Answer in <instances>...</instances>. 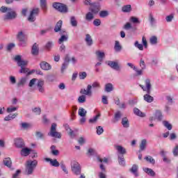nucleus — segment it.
Wrapping results in <instances>:
<instances>
[{
    "instance_id": "obj_62",
    "label": "nucleus",
    "mask_w": 178,
    "mask_h": 178,
    "mask_svg": "<svg viewBox=\"0 0 178 178\" xmlns=\"http://www.w3.org/2000/svg\"><path fill=\"white\" fill-rule=\"evenodd\" d=\"M35 136L37 138H44V134H42L41 131H36Z\"/></svg>"
},
{
    "instance_id": "obj_21",
    "label": "nucleus",
    "mask_w": 178,
    "mask_h": 178,
    "mask_svg": "<svg viewBox=\"0 0 178 178\" xmlns=\"http://www.w3.org/2000/svg\"><path fill=\"white\" fill-rule=\"evenodd\" d=\"M45 161L46 162H50L51 166H54L55 168H58L59 167V165H60L56 159L52 160L49 158H46Z\"/></svg>"
},
{
    "instance_id": "obj_34",
    "label": "nucleus",
    "mask_w": 178,
    "mask_h": 178,
    "mask_svg": "<svg viewBox=\"0 0 178 178\" xmlns=\"http://www.w3.org/2000/svg\"><path fill=\"white\" fill-rule=\"evenodd\" d=\"M114 49L116 52H120L122 51V45H120V42L118 40L115 42Z\"/></svg>"
},
{
    "instance_id": "obj_32",
    "label": "nucleus",
    "mask_w": 178,
    "mask_h": 178,
    "mask_svg": "<svg viewBox=\"0 0 178 178\" xmlns=\"http://www.w3.org/2000/svg\"><path fill=\"white\" fill-rule=\"evenodd\" d=\"M122 11L124 12V13H129V12H131V5L124 6L122 8Z\"/></svg>"
},
{
    "instance_id": "obj_16",
    "label": "nucleus",
    "mask_w": 178,
    "mask_h": 178,
    "mask_svg": "<svg viewBox=\"0 0 178 178\" xmlns=\"http://www.w3.org/2000/svg\"><path fill=\"white\" fill-rule=\"evenodd\" d=\"M91 85H88L87 89H81L80 91L81 94L83 95H92V91L91 90Z\"/></svg>"
},
{
    "instance_id": "obj_51",
    "label": "nucleus",
    "mask_w": 178,
    "mask_h": 178,
    "mask_svg": "<svg viewBox=\"0 0 178 178\" xmlns=\"http://www.w3.org/2000/svg\"><path fill=\"white\" fill-rule=\"evenodd\" d=\"M88 156H91L92 155H95V154H97V152H95V149H92V148H90L88 150V152L86 153Z\"/></svg>"
},
{
    "instance_id": "obj_40",
    "label": "nucleus",
    "mask_w": 178,
    "mask_h": 178,
    "mask_svg": "<svg viewBox=\"0 0 178 178\" xmlns=\"http://www.w3.org/2000/svg\"><path fill=\"white\" fill-rule=\"evenodd\" d=\"M155 118L156 119H157V120L161 122V120H162V118H163V115H162V112H161V111L159 110H157L155 113Z\"/></svg>"
},
{
    "instance_id": "obj_55",
    "label": "nucleus",
    "mask_w": 178,
    "mask_h": 178,
    "mask_svg": "<svg viewBox=\"0 0 178 178\" xmlns=\"http://www.w3.org/2000/svg\"><path fill=\"white\" fill-rule=\"evenodd\" d=\"M101 116V114H97L96 116H95L93 118L89 120V123H95L97 120H98V118Z\"/></svg>"
},
{
    "instance_id": "obj_1",
    "label": "nucleus",
    "mask_w": 178,
    "mask_h": 178,
    "mask_svg": "<svg viewBox=\"0 0 178 178\" xmlns=\"http://www.w3.org/2000/svg\"><path fill=\"white\" fill-rule=\"evenodd\" d=\"M145 86L140 84L139 86L143 91H146L147 94L143 96L144 101L151 104L154 102V97L151 96V88H152V85L151 84V79H146L145 80Z\"/></svg>"
},
{
    "instance_id": "obj_46",
    "label": "nucleus",
    "mask_w": 178,
    "mask_h": 178,
    "mask_svg": "<svg viewBox=\"0 0 178 178\" xmlns=\"http://www.w3.org/2000/svg\"><path fill=\"white\" fill-rule=\"evenodd\" d=\"M52 47H54V42H47V43L45 44L44 48L47 51H51L52 49Z\"/></svg>"
},
{
    "instance_id": "obj_39",
    "label": "nucleus",
    "mask_w": 178,
    "mask_h": 178,
    "mask_svg": "<svg viewBox=\"0 0 178 178\" xmlns=\"http://www.w3.org/2000/svg\"><path fill=\"white\" fill-rule=\"evenodd\" d=\"M94 13H92V12H88L86 15V19L88 20V22H91V20H92L94 19Z\"/></svg>"
},
{
    "instance_id": "obj_2",
    "label": "nucleus",
    "mask_w": 178,
    "mask_h": 178,
    "mask_svg": "<svg viewBox=\"0 0 178 178\" xmlns=\"http://www.w3.org/2000/svg\"><path fill=\"white\" fill-rule=\"evenodd\" d=\"M14 60L17 62V65L21 67V70H19V73H29V69L25 67V66H27L29 61L24 60L22 59V56L17 55L15 56Z\"/></svg>"
},
{
    "instance_id": "obj_15",
    "label": "nucleus",
    "mask_w": 178,
    "mask_h": 178,
    "mask_svg": "<svg viewBox=\"0 0 178 178\" xmlns=\"http://www.w3.org/2000/svg\"><path fill=\"white\" fill-rule=\"evenodd\" d=\"M129 172L134 175L135 177H138V165L134 164L129 169Z\"/></svg>"
},
{
    "instance_id": "obj_20",
    "label": "nucleus",
    "mask_w": 178,
    "mask_h": 178,
    "mask_svg": "<svg viewBox=\"0 0 178 178\" xmlns=\"http://www.w3.org/2000/svg\"><path fill=\"white\" fill-rule=\"evenodd\" d=\"M30 152H31V149H29V147H24L22 149L20 154L22 156H29V155H30Z\"/></svg>"
},
{
    "instance_id": "obj_8",
    "label": "nucleus",
    "mask_w": 178,
    "mask_h": 178,
    "mask_svg": "<svg viewBox=\"0 0 178 178\" xmlns=\"http://www.w3.org/2000/svg\"><path fill=\"white\" fill-rule=\"evenodd\" d=\"M106 63L108 65V66H109V67L113 70H115L116 72H120L122 70V67H120V65H119L118 60H107Z\"/></svg>"
},
{
    "instance_id": "obj_18",
    "label": "nucleus",
    "mask_w": 178,
    "mask_h": 178,
    "mask_svg": "<svg viewBox=\"0 0 178 178\" xmlns=\"http://www.w3.org/2000/svg\"><path fill=\"white\" fill-rule=\"evenodd\" d=\"M115 147L118 154H120V155L123 156L127 154V152L126 151V148L123 147L122 145H115Z\"/></svg>"
},
{
    "instance_id": "obj_35",
    "label": "nucleus",
    "mask_w": 178,
    "mask_h": 178,
    "mask_svg": "<svg viewBox=\"0 0 178 178\" xmlns=\"http://www.w3.org/2000/svg\"><path fill=\"white\" fill-rule=\"evenodd\" d=\"M99 17L105 18L109 16V11L108 10H102L99 13Z\"/></svg>"
},
{
    "instance_id": "obj_12",
    "label": "nucleus",
    "mask_w": 178,
    "mask_h": 178,
    "mask_svg": "<svg viewBox=\"0 0 178 178\" xmlns=\"http://www.w3.org/2000/svg\"><path fill=\"white\" fill-rule=\"evenodd\" d=\"M14 143L17 148H23L24 147V141L20 138L14 139Z\"/></svg>"
},
{
    "instance_id": "obj_53",
    "label": "nucleus",
    "mask_w": 178,
    "mask_h": 178,
    "mask_svg": "<svg viewBox=\"0 0 178 178\" xmlns=\"http://www.w3.org/2000/svg\"><path fill=\"white\" fill-rule=\"evenodd\" d=\"M97 134H98V136H101V134H102V133H104V128L102 126H98L97 127Z\"/></svg>"
},
{
    "instance_id": "obj_30",
    "label": "nucleus",
    "mask_w": 178,
    "mask_h": 178,
    "mask_svg": "<svg viewBox=\"0 0 178 178\" xmlns=\"http://www.w3.org/2000/svg\"><path fill=\"white\" fill-rule=\"evenodd\" d=\"M118 163L120 166H126V161H124V156L118 154Z\"/></svg>"
},
{
    "instance_id": "obj_57",
    "label": "nucleus",
    "mask_w": 178,
    "mask_h": 178,
    "mask_svg": "<svg viewBox=\"0 0 178 178\" xmlns=\"http://www.w3.org/2000/svg\"><path fill=\"white\" fill-rule=\"evenodd\" d=\"M10 8H8V7H5V6H1L0 8V11L2 13H6V12H8V10H10Z\"/></svg>"
},
{
    "instance_id": "obj_50",
    "label": "nucleus",
    "mask_w": 178,
    "mask_h": 178,
    "mask_svg": "<svg viewBox=\"0 0 178 178\" xmlns=\"http://www.w3.org/2000/svg\"><path fill=\"white\" fill-rule=\"evenodd\" d=\"M163 124L168 129V130H172V124L168 121H163Z\"/></svg>"
},
{
    "instance_id": "obj_61",
    "label": "nucleus",
    "mask_w": 178,
    "mask_h": 178,
    "mask_svg": "<svg viewBox=\"0 0 178 178\" xmlns=\"http://www.w3.org/2000/svg\"><path fill=\"white\" fill-rule=\"evenodd\" d=\"M93 24H94V26H96L97 27H98L99 26H101V19H95L93 21Z\"/></svg>"
},
{
    "instance_id": "obj_10",
    "label": "nucleus",
    "mask_w": 178,
    "mask_h": 178,
    "mask_svg": "<svg viewBox=\"0 0 178 178\" xmlns=\"http://www.w3.org/2000/svg\"><path fill=\"white\" fill-rule=\"evenodd\" d=\"M90 12H92L93 15H98L99 10H101V4L99 3H92L89 8Z\"/></svg>"
},
{
    "instance_id": "obj_3",
    "label": "nucleus",
    "mask_w": 178,
    "mask_h": 178,
    "mask_svg": "<svg viewBox=\"0 0 178 178\" xmlns=\"http://www.w3.org/2000/svg\"><path fill=\"white\" fill-rule=\"evenodd\" d=\"M38 165V161L37 160L27 161L25 165L26 172L27 175H33V173H34V169L37 168Z\"/></svg>"
},
{
    "instance_id": "obj_6",
    "label": "nucleus",
    "mask_w": 178,
    "mask_h": 178,
    "mask_svg": "<svg viewBox=\"0 0 178 178\" xmlns=\"http://www.w3.org/2000/svg\"><path fill=\"white\" fill-rule=\"evenodd\" d=\"M56 123L51 124L50 131L48 133V136L50 137H54L55 138H62V134L56 131Z\"/></svg>"
},
{
    "instance_id": "obj_22",
    "label": "nucleus",
    "mask_w": 178,
    "mask_h": 178,
    "mask_svg": "<svg viewBox=\"0 0 178 178\" xmlns=\"http://www.w3.org/2000/svg\"><path fill=\"white\" fill-rule=\"evenodd\" d=\"M62 24H63V22L62 20H59L55 27H54V31L55 33H59L60 30L62 29Z\"/></svg>"
},
{
    "instance_id": "obj_24",
    "label": "nucleus",
    "mask_w": 178,
    "mask_h": 178,
    "mask_svg": "<svg viewBox=\"0 0 178 178\" xmlns=\"http://www.w3.org/2000/svg\"><path fill=\"white\" fill-rule=\"evenodd\" d=\"M3 165L10 169L12 168V160L10 157H7L3 159Z\"/></svg>"
},
{
    "instance_id": "obj_28",
    "label": "nucleus",
    "mask_w": 178,
    "mask_h": 178,
    "mask_svg": "<svg viewBox=\"0 0 178 178\" xmlns=\"http://www.w3.org/2000/svg\"><path fill=\"white\" fill-rule=\"evenodd\" d=\"M121 123L123 127H124L125 129H128V127H130V123H129V120L127 119V118H123Z\"/></svg>"
},
{
    "instance_id": "obj_17",
    "label": "nucleus",
    "mask_w": 178,
    "mask_h": 178,
    "mask_svg": "<svg viewBox=\"0 0 178 178\" xmlns=\"http://www.w3.org/2000/svg\"><path fill=\"white\" fill-rule=\"evenodd\" d=\"M40 66L42 70H51V69H52L51 65L46 61L41 62Z\"/></svg>"
},
{
    "instance_id": "obj_49",
    "label": "nucleus",
    "mask_w": 178,
    "mask_h": 178,
    "mask_svg": "<svg viewBox=\"0 0 178 178\" xmlns=\"http://www.w3.org/2000/svg\"><path fill=\"white\" fill-rule=\"evenodd\" d=\"M130 22L134 23V24H140V22L138 20V18L136 17H131Z\"/></svg>"
},
{
    "instance_id": "obj_47",
    "label": "nucleus",
    "mask_w": 178,
    "mask_h": 178,
    "mask_svg": "<svg viewBox=\"0 0 178 178\" xmlns=\"http://www.w3.org/2000/svg\"><path fill=\"white\" fill-rule=\"evenodd\" d=\"M134 47H136V48H138L140 49V51H144V46L142 44H139L138 41H136L134 43Z\"/></svg>"
},
{
    "instance_id": "obj_33",
    "label": "nucleus",
    "mask_w": 178,
    "mask_h": 178,
    "mask_svg": "<svg viewBox=\"0 0 178 178\" xmlns=\"http://www.w3.org/2000/svg\"><path fill=\"white\" fill-rule=\"evenodd\" d=\"M104 91H106V92H111V91H113V85H112V83H106L105 85Z\"/></svg>"
},
{
    "instance_id": "obj_25",
    "label": "nucleus",
    "mask_w": 178,
    "mask_h": 178,
    "mask_svg": "<svg viewBox=\"0 0 178 178\" xmlns=\"http://www.w3.org/2000/svg\"><path fill=\"white\" fill-rule=\"evenodd\" d=\"M120 118H122V113L120 111H118L115 113L114 115V119L112 120L113 123H117V122H119L120 120Z\"/></svg>"
},
{
    "instance_id": "obj_64",
    "label": "nucleus",
    "mask_w": 178,
    "mask_h": 178,
    "mask_svg": "<svg viewBox=\"0 0 178 178\" xmlns=\"http://www.w3.org/2000/svg\"><path fill=\"white\" fill-rule=\"evenodd\" d=\"M9 80L11 84H16V77L10 76Z\"/></svg>"
},
{
    "instance_id": "obj_56",
    "label": "nucleus",
    "mask_w": 178,
    "mask_h": 178,
    "mask_svg": "<svg viewBox=\"0 0 178 178\" xmlns=\"http://www.w3.org/2000/svg\"><path fill=\"white\" fill-rule=\"evenodd\" d=\"M87 77V72H79V79L80 80H84Z\"/></svg>"
},
{
    "instance_id": "obj_9",
    "label": "nucleus",
    "mask_w": 178,
    "mask_h": 178,
    "mask_svg": "<svg viewBox=\"0 0 178 178\" xmlns=\"http://www.w3.org/2000/svg\"><path fill=\"white\" fill-rule=\"evenodd\" d=\"M17 14L16 12L13 10V9L10 8V10H8V13L4 15L3 20L4 22H8V20H13L16 19Z\"/></svg>"
},
{
    "instance_id": "obj_36",
    "label": "nucleus",
    "mask_w": 178,
    "mask_h": 178,
    "mask_svg": "<svg viewBox=\"0 0 178 178\" xmlns=\"http://www.w3.org/2000/svg\"><path fill=\"white\" fill-rule=\"evenodd\" d=\"M17 116V113L9 114L8 115L4 118L5 122H9V120H12V119H15Z\"/></svg>"
},
{
    "instance_id": "obj_27",
    "label": "nucleus",
    "mask_w": 178,
    "mask_h": 178,
    "mask_svg": "<svg viewBox=\"0 0 178 178\" xmlns=\"http://www.w3.org/2000/svg\"><path fill=\"white\" fill-rule=\"evenodd\" d=\"M140 147V152L145 150V148H147V140L145 139H143L141 140V143L139 145Z\"/></svg>"
},
{
    "instance_id": "obj_4",
    "label": "nucleus",
    "mask_w": 178,
    "mask_h": 178,
    "mask_svg": "<svg viewBox=\"0 0 178 178\" xmlns=\"http://www.w3.org/2000/svg\"><path fill=\"white\" fill-rule=\"evenodd\" d=\"M17 40L19 41V47H26L27 44V36L22 31L17 34Z\"/></svg>"
},
{
    "instance_id": "obj_44",
    "label": "nucleus",
    "mask_w": 178,
    "mask_h": 178,
    "mask_svg": "<svg viewBox=\"0 0 178 178\" xmlns=\"http://www.w3.org/2000/svg\"><path fill=\"white\" fill-rule=\"evenodd\" d=\"M40 7L44 12H47V0H40Z\"/></svg>"
},
{
    "instance_id": "obj_13",
    "label": "nucleus",
    "mask_w": 178,
    "mask_h": 178,
    "mask_svg": "<svg viewBox=\"0 0 178 178\" xmlns=\"http://www.w3.org/2000/svg\"><path fill=\"white\" fill-rule=\"evenodd\" d=\"M37 88L39 91V92H41V94H44L45 92V88L44 87V81L40 79L38 80L37 83Z\"/></svg>"
},
{
    "instance_id": "obj_60",
    "label": "nucleus",
    "mask_w": 178,
    "mask_h": 178,
    "mask_svg": "<svg viewBox=\"0 0 178 178\" xmlns=\"http://www.w3.org/2000/svg\"><path fill=\"white\" fill-rule=\"evenodd\" d=\"M172 154L174 155V156H178V145H177L173 150H172Z\"/></svg>"
},
{
    "instance_id": "obj_48",
    "label": "nucleus",
    "mask_w": 178,
    "mask_h": 178,
    "mask_svg": "<svg viewBox=\"0 0 178 178\" xmlns=\"http://www.w3.org/2000/svg\"><path fill=\"white\" fill-rule=\"evenodd\" d=\"M26 81H27V79L22 78L17 83V87H21V86H24L26 84Z\"/></svg>"
},
{
    "instance_id": "obj_42",
    "label": "nucleus",
    "mask_w": 178,
    "mask_h": 178,
    "mask_svg": "<svg viewBox=\"0 0 178 178\" xmlns=\"http://www.w3.org/2000/svg\"><path fill=\"white\" fill-rule=\"evenodd\" d=\"M70 24L72 27H77V19H76V17L72 16L70 17Z\"/></svg>"
},
{
    "instance_id": "obj_11",
    "label": "nucleus",
    "mask_w": 178,
    "mask_h": 178,
    "mask_svg": "<svg viewBox=\"0 0 178 178\" xmlns=\"http://www.w3.org/2000/svg\"><path fill=\"white\" fill-rule=\"evenodd\" d=\"M40 13V9L39 8H33L28 17L29 22L31 23H33V22H35V16H38V14Z\"/></svg>"
},
{
    "instance_id": "obj_52",
    "label": "nucleus",
    "mask_w": 178,
    "mask_h": 178,
    "mask_svg": "<svg viewBox=\"0 0 178 178\" xmlns=\"http://www.w3.org/2000/svg\"><path fill=\"white\" fill-rule=\"evenodd\" d=\"M86 95H81L78 98V102L79 104H84V102H86Z\"/></svg>"
},
{
    "instance_id": "obj_58",
    "label": "nucleus",
    "mask_w": 178,
    "mask_h": 178,
    "mask_svg": "<svg viewBox=\"0 0 178 178\" xmlns=\"http://www.w3.org/2000/svg\"><path fill=\"white\" fill-rule=\"evenodd\" d=\"M15 47H16V45L14 43H10L7 45V51H8L10 52V51H12V49H13V48H15Z\"/></svg>"
},
{
    "instance_id": "obj_7",
    "label": "nucleus",
    "mask_w": 178,
    "mask_h": 178,
    "mask_svg": "<svg viewBox=\"0 0 178 178\" xmlns=\"http://www.w3.org/2000/svg\"><path fill=\"white\" fill-rule=\"evenodd\" d=\"M71 170L74 175L79 176L81 175V165L77 161H72L71 163Z\"/></svg>"
},
{
    "instance_id": "obj_59",
    "label": "nucleus",
    "mask_w": 178,
    "mask_h": 178,
    "mask_svg": "<svg viewBox=\"0 0 178 178\" xmlns=\"http://www.w3.org/2000/svg\"><path fill=\"white\" fill-rule=\"evenodd\" d=\"M33 112L34 113H35L36 115H41V108H39V107H35V108H33Z\"/></svg>"
},
{
    "instance_id": "obj_14",
    "label": "nucleus",
    "mask_w": 178,
    "mask_h": 178,
    "mask_svg": "<svg viewBox=\"0 0 178 178\" xmlns=\"http://www.w3.org/2000/svg\"><path fill=\"white\" fill-rule=\"evenodd\" d=\"M31 54L33 56H38L40 54V47H38V44L34 43L31 48Z\"/></svg>"
},
{
    "instance_id": "obj_63",
    "label": "nucleus",
    "mask_w": 178,
    "mask_h": 178,
    "mask_svg": "<svg viewBox=\"0 0 178 178\" xmlns=\"http://www.w3.org/2000/svg\"><path fill=\"white\" fill-rule=\"evenodd\" d=\"M131 27V24L130 22H127L126 24L124 25L123 29H124V30H130Z\"/></svg>"
},
{
    "instance_id": "obj_45",
    "label": "nucleus",
    "mask_w": 178,
    "mask_h": 178,
    "mask_svg": "<svg viewBox=\"0 0 178 178\" xmlns=\"http://www.w3.org/2000/svg\"><path fill=\"white\" fill-rule=\"evenodd\" d=\"M145 161H147V162L152 163V165H155V159H154V158H152V156H147L145 157Z\"/></svg>"
},
{
    "instance_id": "obj_29",
    "label": "nucleus",
    "mask_w": 178,
    "mask_h": 178,
    "mask_svg": "<svg viewBox=\"0 0 178 178\" xmlns=\"http://www.w3.org/2000/svg\"><path fill=\"white\" fill-rule=\"evenodd\" d=\"M85 41L88 47H91V45H92V38H91V35H90V34H86Z\"/></svg>"
},
{
    "instance_id": "obj_19",
    "label": "nucleus",
    "mask_w": 178,
    "mask_h": 178,
    "mask_svg": "<svg viewBox=\"0 0 178 178\" xmlns=\"http://www.w3.org/2000/svg\"><path fill=\"white\" fill-rule=\"evenodd\" d=\"M64 127L66 131H67L68 134L71 136V138H74V137H76V134H74V131H73L72 129H70L69 124H64Z\"/></svg>"
},
{
    "instance_id": "obj_23",
    "label": "nucleus",
    "mask_w": 178,
    "mask_h": 178,
    "mask_svg": "<svg viewBox=\"0 0 178 178\" xmlns=\"http://www.w3.org/2000/svg\"><path fill=\"white\" fill-rule=\"evenodd\" d=\"M143 170L145 173H147L149 176H152V177H154L156 173L155 171L151 168H144Z\"/></svg>"
},
{
    "instance_id": "obj_43",
    "label": "nucleus",
    "mask_w": 178,
    "mask_h": 178,
    "mask_svg": "<svg viewBox=\"0 0 178 178\" xmlns=\"http://www.w3.org/2000/svg\"><path fill=\"white\" fill-rule=\"evenodd\" d=\"M149 42L152 45H156L158 44V38L156 36H152L149 39Z\"/></svg>"
},
{
    "instance_id": "obj_37",
    "label": "nucleus",
    "mask_w": 178,
    "mask_h": 178,
    "mask_svg": "<svg viewBox=\"0 0 178 178\" xmlns=\"http://www.w3.org/2000/svg\"><path fill=\"white\" fill-rule=\"evenodd\" d=\"M134 112L135 113V115H136L137 116H140V118H144L145 116V114L143 112H141V111H140V109L135 108L134 109Z\"/></svg>"
},
{
    "instance_id": "obj_31",
    "label": "nucleus",
    "mask_w": 178,
    "mask_h": 178,
    "mask_svg": "<svg viewBox=\"0 0 178 178\" xmlns=\"http://www.w3.org/2000/svg\"><path fill=\"white\" fill-rule=\"evenodd\" d=\"M69 40V35H62L61 37L58 39V44H62Z\"/></svg>"
},
{
    "instance_id": "obj_5",
    "label": "nucleus",
    "mask_w": 178,
    "mask_h": 178,
    "mask_svg": "<svg viewBox=\"0 0 178 178\" xmlns=\"http://www.w3.org/2000/svg\"><path fill=\"white\" fill-rule=\"evenodd\" d=\"M53 8L58 10V12H60V13H67V6L64 3L54 2L53 3Z\"/></svg>"
},
{
    "instance_id": "obj_26",
    "label": "nucleus",
    "mask_w": 178,
    "mask_h": 178,
    "mask_svg": "<svg viewBox=\"0 0 178 178\" xmlns=\"http://www.w3.org/2000/svg\"><path fill=\"white\" fill-rule=\"evenodd\" d=\"M96 55L99 62H102V60H104V58H105V53L97 51H96Z\"/></svg>"
},
{
    "instance_id": "obj_41",
    "label": "nucleus",
    "mask_w": 178,
    "mask_h": 178,
    "mask_svg": "<svg viewBox=\"0 0 178 178\" xmlns=\"http://www.w3.org/2000/svg\"><path fill=\"white\" fill-rule=\"evenodd\" d=\"M79 115L81 118L86 117V115H87V111L84 109L83 108L81 107L79 108Z\"/></svg>"
},
{
    "instance_id": "obj_54",
    "label": "nucleus",
    "mask_w": 178,
    "mask_h": 178,
    "mask_svg": "<svg viewBox=\"0 0 178 178\" xmlns=\"http://www.w3.org/2000/svg\"><path fill=\"white\" fill-rule=\"evenodd\" d=\"M60 168H61L63 172H64V173H65V175L69 174V171L67 170V168H66V165H65L63 164V163H60Z\"/></svg>"
},
{
    "instance_id": "obj_38",
    "label": "nucleus",
    "mask_w": 178,
    "mask_h": 178,
    "mask_svg": "<svg viewBox=\"0 0 178 178\" xmlns=\"http://www.w3.org/2000/svg\"><path fill=\"white\" fill-rule=\"evenodd\" d=\"M91 89L93 88L94 90H99L101 88V84L98 81H95L90 85Z\"/></svg>"
}]
</instances>
